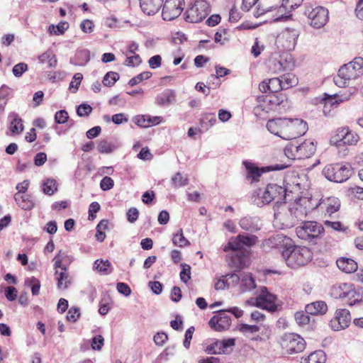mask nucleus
<instances>
[{
    "label": "nucleus",
    "instance_id": "17",
    "mask_svg": "<svg viewBox=\"0 0 363 363\" xmlns=\"http://www.w3.org/2000/svg\"><path fill=\"white\" fill-rule=\"evenodd\" d=\"M292 10L288 6L284 5V2L282 1V4L279 7L270 8L267 10L264 13L269 14L272 18V21H296L293 18L292 14L290 12Z\"/></svg>",
    "mask_w": 363,
    "mask_h": 363
},
{
    "label": "nucleus",
    "instance_id": "19",
    "mask_svg": "<svg viewBox=\"0 0 363 363\" xmlns=\"http://www.w3.org/2000/svg\"><path fill=\"white\" fill-rule=\"evenodd\" d=\"M226 311H220L216 315H213L209 320V325L211 328L222 331L228 329L231 324L230 318L225 313Z\"/></svg>",
    "mask_w": 363,
    "mask_h": 363
},
{
    "label": "nucleus",
    "instance_id": "13",
    "mask_svg": "<svg viewBox=\"0 0 363 363\" xmlns=\"http://www.w3.org/2000/svg\"><path fill=\"white\" fill-rule=\"evenodd\" d=\"M243 165L245 166L247 170V178L251 179L252 182L259 181V178L264 173L269 172L271 171L282 170L288 167L287 165L285 164H277L274 165L258 167L255 164L249 161H244Z\"/></svg>",
    "mask_w": 363,
    "mask_h": 363
},
{
    "label": "nucleus",
    "instance_id": "38",
    "mask_svg": "<svg viewBox=\"0 0 363 363\" xmlns=\"http://www.w3.org/2000/svg\"><path fill=\"white\" fill-rule=\"evenodd\" d=\"M172 242L174 246L179 247H184L190 245V242L184 237L182 228H179L178 231L173 235Z\"/></svg>",
    "mask_w": 363,
    "mask_h": 363
},
{
    "label": "nucleus",
    "instance_id": "29",
    "mask_svg": "<svg viewBox=\"0 0 363 363\" xmlns=\"http://www.w3.org/2000/svg\"><path fill=\"white\" fill-rule=\"evenodd\" d=\"M55 276L57 280V286L60 290L67 289L71 284V278L67 271L58 272L55 271Z\"/></svg>",
    "mask_w": 363,
    "mask_h": 363
},
{
    "label": "nucleus",
    "instance_id": "49",
    "mask_svg": "<svg viewBox=\"0 0 363 363\" xmlns=\"http://www.w3.org/2000/svg\"><path fill=\"white\" fill-rule=\"evenodd\" d=\"M26 285L30 286L33 296H37L39 294L40 289V282L39 279L32 277L31 278L26 280Z\"/></svg>",
    "mask_w": 363,
    "mask_h": 363
},
{
    "label": "nucleus",
    "instance_id": "24",
    "mask_svg": "<svg viewBox=\"0 0 363 363\" xmlns=\"http://www.w3.org/2000/svg\"><path fill=\"white\" fill-rule=\"evenodd\" d=\"M239 225L242 230L253 233L260 230L262 224L258 217L247 216L240 220Z\"/></svg>",
    "mask_w": 363,
    "mask_h": 363
},
{
    "label": "nucleus",
    "instance_id": "64",
    "mask_svg": "<svg viewBox=\"0 0 363 363\" xmlns=\"http://www.w3.org/2000/svg\"><path fill=\"white\" fill-rule=\"evenodd\" d=\"M104 343V339L102 335H98L94 336L91 340V348L94 350H100Z\"/></svg>",
    "mask_w": 363,
    "mask_h": 363
},
{
    "label": "nucleus",
    "instance_id": "42",
    "mask_svg": "<svg viewBox=\"0 0 363 363\" xmlns=\"http://www.w3.org/2000/svg\"><path fill=\"white\" fill-rule=\"evenodd\" d=\"M201 125L206 130L209 129L216 123V118L214 113H208L202 116L201 118Z\"/></svg>",
    "mask_w": 363,
    "mask_h": 363
},
{
    "label": "nucleus",
    "instance_id": "9",
    "mask_svg": "<svg viewBox=\"0 0 363 363\" xmlns=\"http://www.w3.org/2000/svg\"><path fill=\"white\" fill-rule=\"evenodd\" d=\"M299 32L287 28L276 38L275 45L280 51H290L294 49Z\"/></svg>",
    "mask_w": 363,
    "mask_h": 363
},
{
    "label": "nucleus",
    "instance_id": "62",
    "mask_svg": "<svg viewBox=\"0 0 363 363\" xmlns=\"http://www.w3.org/2000/svg\"><path fill=\"white\" fill-rule=\"evenodd\" d=\"M92 111V107L87 104H82L77 108V113L79 117L88 116Z\"/></svg>",
    "mask_w": 363,
    "mask_h": 363
},
{
    "label": "nucleus",
    "instance_id": "40",
    "mask_svg": "<svg viewBox=\"0 0 363 363\" xmlns=\"http://www.w3.org/2000/svg\"><path fill=\"white\" fill-rule=\"evenodd\" d=\"M235 344V340L234 338H228L223 340H216V345L219 346V349L218 351H213V352H218L219 354H225L227 353V350L229 347H232Z\"/></svg>",
    "mask_w": 363,
    "mask_h": 363
},
{
    "label": "nucleus",
    "instance_id": "56",
    "mask_svg": "<svg viewBox=\"0 0 363 363\" xmlns=\"http://www.w3.org/2000/svg\"><path fill=\"white\" fill-rule=\"evenodd\" d=\"M215 42L219 43L221 45L225 44L229 41L230 35L227 29H223L222 30L217 31L215 34Z\"/></svg>",
    "mask_w": 363,
    "mask_h": 363
},
{
    "label": "nucleus",
    "instance_id": "44",
    "mask_svg": "<svg viewBox=\"0 0 363 363\" xmlns=\"http://www.w3.org/2000/svg\"><path fill=\"white\" fill-rule=\"evenodd\" d=\"M75 59L77 61V65L83 66L90 60V52L86 50H80L77 52Z\"/></svg>",
    "mask_w": 363,
    "mask_h": 363
},
{
    "label": "nucleus",
    "instance_id": "46",
    "mask_svg": "<svg viewBox=\"0 0 363 363\" xmlns=\"http://www.w3.org/2000/svg\"><path fill=\"white\" fill-rule=\"evenodd\" d=\"M238 240H240L242 247L244 246L251 247L255 245L258 241V238L256 235H238Z\"/></svg>",
    "mask_w": 363,
    "mask_h": 363
},
{
    "label": "nucleus",
    "instance_id": "21",
    "mask_svg": "<svg viewBox=\"0 0 363 363\" xmlns=\"http://www.w3.org/2000/svg\"><path fill=\"white\" fill-rule=\"evenodd\" d=\"M233 281H240V288L242 292L251 291L256 288L254 278L250 273L242 272L239 275L233 274L231 276Z\"/></svg>",
    "mask_w": 363,
    "mask_h": 363
},
{
    "label": "nucleus",
    "instance_id": "31",
    "mask_svg": "<svg viewBox=\"0 0 363 363\" xmlns=\"http://www.w3.org/2000/svg\"><path fill=\"white\" fill-rule=\"evenodd\" d=\"M349 285L348 283H337L333 285L330 290V296L335 298H345Z\"/></svg>",
    "mask_w": 363,
    "mask_h": 363
},
{
    "label": "nucleus",
    "instance_id": "30",
    "mask_svg": "<svg viewBox=\"0 0 363 363\" xmlns=\"http://www.w3.org/2000/svg\"><path fill=\"white\" fill-rule=\"evenodd\" d=\"M155 100L157 105L167 106L175 101V94L168 89L157 95Z\"/></svg>",
    "mask_w": 363,
    "mask_h": 363
},
{
    "label": "nucleus",
    "instance_id": "22",
    "mask_svg": "<svg viewBox=\"0 0 363 363\" xmlns=\"http://www.w3.org/2000/svg\"><path fill=\"white\" fill-rule=\"evenodd\" d=\"M345 301L349 306H354L363 301V290L350 284L345 295Z\"/></svg>",
    "mask_w": 363,
    "mask_h": 363
},
{
    "label": "nucleus",
    "instance_id": "45",
    "mask_svg": "<svg viewBox=\"0 0 363 363\" xmlns=\"http://www.w3.org/2000/svg\"><path fill=\"white\" fill-rule=\"evenodd\" d=\"M340 207V201L336 197H331L328 199V203L326 206V212L331 215L337 212Z\"/></svg>",
    "mask_w": 363,
    "mask_h": 363
},
{
    "label": "nucleus",
    "instance_id": "8",
    "mask_svg": "<svg viewBox=\"0 0 363 363\" xmlns=\"http://www.w3.org/2000/svg\"><path fill=\"white\" fill-rule=\"evenodd\" d=\"M322 173L328 180L342 183L351 177L352 169L348 164H331L326 165Z\"/></svg>",
    "mask_w": 363,
    "mask_h": 363
},
{
    "label": "nucleus",
    "instance_id": "18",
    "mask_svg": "<svg viewBox=\"0 0 363 363\" xmlns=\"http://www.w3.org/2000/svg\"><path fill=\"white\" fill-rule=\"evenodd\" d=\"M359 136L349 130L348 128H342L337 130L335 136V142L337 145H354L357 143Z\"/></svg>",
    "mask_w": 363,
    "mask_h": 363
},
{
    "label": "nucleus",
    "instance_id": "15",
    "mask_svg": "<svg viewBox=\"0 0 363 363\" xmlns=\"http://www.w3.org/2000/svg\"><path fill=\"white\" fill-rule=\"evenodd\" d=\"M184 5V0H166L162 6V16L164 21H170L180 16Z\"/></svg>",
    "mask_w": 363,
    "mask_h": 363
},
{
    "label": "nucleus",
    "instance_id": "4",
    "mask_svg": "<svg viewBox=\"0 0 363 363\" xmlns=\"http://www.w3.org/2000/svg\"><path fill=\"white\" fill-rule=\"evenodd\" d=\"M363 75V58L355 57L352 61L342 65L334 77L335 84L339 87H345L350 81L355 80Z\"/></svg>",
    "mask_w": 363,
    "mask_h": 363
},
{
    "label": "nucleus",
    "instance_id": "6",
    "mask_svg": "<svg viewBox=\"0 0 363 363\" xmlns=\"http://www.w3.org/2000/svg\"><path fill=\"white\" fill-rule=\"evenodd\" d=\"M211 5L206 0H195L194 4L184 13L186 23H201L209 15Z\"/></svg>",
    "mask_w": 363,
    "mask_h": 363
},
{
    "label": "nucleus",
    "instance_id": "14",
    "mask_svg": "<svg viewBox=\"0 0 363 363\" xmlns=\"http://www.w3.org/2000/svg\"><path fill=\"white\" fill-rule=\"evenodd\" d=\"M268 66L272 73L279 74L281 72L291 71L295 67V63L290 54L283 53L278 58L270 60Z\"/></svg>",
    "mask_w": 363,
    "mask_h": 363
},
{
    "label": "nucleus",
    "instance_id": "41",
    "mask_svg": "<svg viewBox=\"0 0 363 363\" xmlns=\"http://www.w3.org/2000/svg\"><path fill=\"white\" fill-rule=\"evenodd\" d=\"M11 92V89L5 84L0 87V114L4 111L5 106Z\"/></svg>",
    "mask_w": 363,
    "mask_h": 363
},
{
    "label": "nucleus",
    "instance_id": "51",
    "mask_svg": "<svg viewBox=\"0 0 363 363\" xmlns=\"http://www.w3.org/2000/svg\"><path fill=\"white\" fill-rule=\"evenodd\" d=\"M83 79L82 74L78 72L74 74L72 80L69 83V89L72 93H76L79 89V86Z\"/></svg>",
    "mask_w": 363,
    "mask_h": 363
},
{
    "label": "nucleus",
    "instance_id": "27",
    "mask_svg": "<svg viewBox=\"0 0 363 363\" xmlns=\"http://www.w3.org/2000/svg\"><path fill=\"white\" fill-rule=\"evenodd\" d=\"M337 267L342 272L350 274L357 269V262L350 258L340 257L336 261Z\"/></svg>",
    "mask_w": 363,
    "mask_h": 363
},
{
    "label": "nucleus",
    "instance_id": "3",
    "mask_svg": "<svg viewBox=\"0 0 363 363\" xmlns=\"http://www.w3.org/2000/svg\"><path fill=\"white\" fill-rule=\"evenodd\" d=\"M300 189L298 183H296L291 189L272 183L267 184L264 189L255 190L252 195L251 201L253 204L258 207H262L274 200H277L275 205H278L286 199L288 191L293 192L294 191H298Z\"/></svg>",
    "mask_w": 363,
    "mask_h": 363
},
{
    "label": "nucleus",
    "instance_id": "48",
    "mask_svg": "<svg viewBox=\"0 0 363 363\" xmlns=\"http://www.w3.org/2000/svg\"><path fill=\"white\" fill-rule=\"evenodd\" d=\"M119 74L115 72H108L104 79L103 84L106 86H112L119 79Z\"/></svg>",
    "mask_w": 363,
    "mask_h": 363
},
{
    "label": "nucleus",
    "instance_id": "5",
    "mask_svg": "<svg viewBox=\"0 0 363 363\" xmlns=\"http://www.w3.org/2000/svg\"><path fill=\"white\" fill-rule=\"evenodd\" d=\"M277 296L269 292L266 286L259 289V293L256 297L246 300L245 305L257 307L269 312L274 313L278 310Z\"/></svg>",
    "mask_w": 363,
    "mask_h": 363
},
{
    "label": "nucleus",
    "instance_id": "39",
    "mask_svg": "<svg viewBox=\"0 0 363 363\" xmlns=\"http://www.w3.org/2000/svg\"><path fill=\"white\" fill-rule=\"evenodd\" d=\"M326 356L323 351L317 350L311 353L306 359L305 363H325Z\"/></svg>",
    "mask_w": 363,
    "mask_h": 363
},
{
    "label": "nucleus",
    "instance_id": "32",
    "mask_svg": "<svg viewBox=\"0 0 363 363\" xmlns=\"http://www.w3.org/2000/svg\"><path fill=\"white\" fill-rule=\"evenodd\" d=\"M9 118L11 119L10 125V130L13 135L19 134L23 130V125L22 119L18 116L16 113H11L9 114Z\"/></svg>",
    "mask_w": 363,
    "mask_h": 363
},
{
    "label": "nucleus",
    "instance_id": "35",
    "mask_svg": "<svg viewBox=\"0 0 363 363\" xmlns=\"http://www.w3.org/2000/svg\"><path fill=\"white\" fill-rule=\"evenodd\" d=\"M93 268L103 274H108L112 272L111 264L108 260L96 259Z\"/></svg>",
    "mask_w": 363,
    "mask_h": 363
},
{
    "label": "nucleus",
    "instance_id": "47",
    "mask_svg": "<svg viewBox=\"0 0 363 363\" xmlns=\"http://www.w3.org/2000/svg\"><path fill=\"white\" fill-rule=\"evenodd\" d=\"M172 184L174 188H179L188 184L189 179L184 177L180 172H177L171 179Z\"/></svg>",
    "mask_w": 363,
    "mask_h": 363
},
{
    "label": "nucleus",
    "instance_id": "55",
    "mask_svg": "<svg viewBox=\"0 0 363 363\" xmlns=\"http://www.w3.org/2000/svg\"><path fill=\"white\" fill-rule=\"evenodd\" d=\"M238 330L245 335L255 334L259 330V327L256 325L242 323L239 325Z\"/></svg>",
    "mask_w": 363,
    "mask_h": 363
},
{
    "label": "nucleus",
    "instance_id": "2",
    "mask_svg": "<svg viewBox=\"0 0 363 363\" xmlns=\"http://www.w3.org/2000/svg\"><path fill=\"white\" fill-rule=\"evenodd\" d=\"M267 128L271 133L289 140L303 135L308 128L302 119L279 118L269 120Z\"/></svg>",
    "mask_w": 363,
    "mask_h": 363
},
{
    "label": "nucleus",
    "instance_id": "53",
    "mask_svg": "<svg viewBox=\"0 0 363 363\" xmlns=\"http://www.w3.org/2000/svg\"><path fill=\"white\" fill-rule=\"evenodd\" d=\"M298 202L305 208V210H306L308 213L315 209L319 206L318 201H315L314 205H311V198L308 197H302L298 201Z\"/></svg>",
    "mask_w": 363,
    "mask_h": 363
},
{
    "label": "nucleus",
    "instance_id": "34",
    "mask_svg": "<svg viewBox=\"0 0 363 363\" xmlns=\"http://www.w3.org/2000/svg\"><path fill=\"white\" fill-rule=\"evenodd\" d=\"M289 206L295 223L296 221L298 220H302L308 215L306 210H305V208L301 205H300L298 201H296Z\"/></svg>",
    "mask_w": 363,
    "mask_h": 363
},
{
    "label": "nucleus",
    "instance_id": "58",
    "mask_svg": "<svg viewBox=\"0 0 363 363\" xmlns=\"http://www.w3.org/2000/svg\"><path fill=\"white\" fill-rule=\"evenodd\" d=\"M268 84L270 85L269 91L272 93L278 92L283 89L280 77H274L268 80Z\"/></svg>",
    "mask_w": 363,
    "mask_h": 363
},
{
    "label": "nucleus",
    "instance_id": "63",
    "mask_svg": "<svg viewBox=\"0 0 363 363\" xmlns=\"http://www.w3.org/2000/svg\"><path fill=\"white\" fill-rule=\"evenodd\" d=\"M140 63L141 58L138 54H134L132 56L128 57L124 62V65L128 67H135L139 65Z\"/></svg>",
    "mask_w": 363,
    "mask_h": 363
},
{
    "label": "nucleus",
    "instance_id": "57",
    "mask_svg": "<svg viewBox=\"0 0 363 363\" xmlns=\"http://www.w3.org/2000/svg\"><path fill=\"white\" fill-rule=\"evenodd\" d=\"M28 69V65L24 62H19L16 64L12 69L13 74L16 77H21Z\"/></svg>",
    "mask_w": 363,
    "mask_h": 363
},
{
    "label": "nucleus",
    "instance_id": "60",
    "mask_svg": "<svg viewBox=\"0 0 363 363\" xmlns=\"http://www.w3.org/2000/svg\"><path fill=\"white\" fill-rule=\"evenodd\" d=\"M181 267L182 268L180 272V279L181 281L184 283H187L188 281L191 279V267L187 264H182Z\"/></svg>",
    "mask_w": 363,
    "mask_h": 363
},
{
    "label": "nucleus",
    "instance_id": "54",
    "mask_svg": "<svg viewBox=\"0 0 363 363\" xmlns=\"http://www.w3.org/2000/svg\"><path fill=\"white\" fill-rule=\"evenodd\" d=\"M309 313L306 311H298L295 313L294 318L296 322L301 326L307 325L310 322Z\"/></svg>",
    "mask_w": 363,
    "mask_h": 363
},
{
    "label": "nucleus",
    "instance_id": "7",
    "mask_svg": "<svg viewBox=\"0 0 363 363\" xmlns=\"http://www.w3.org/2000/svg\"><path fill=\"white\" fill-rule=\"evenodd\" d=\"M316 150V145L311 140H306L300 145L291 144L284 149L285 155L291 160H301L311 157Z\"/></svg>",
    "mask_w": 363,
    "mask_h": 363
},
{
    "label": "nucleus",
    "instance_id": "37",
    "mask_svg": "<svg viewBox=\"0 0 363 363\" xmlns=\"http://www.w3.org/2000/svg\"><path fill=\"white\" fill-rule=\"evenodd\" d=\"M39 62L40 63H48L51 68L55 67L57 64L56 56L52 51H46L39 56Z\"/></svg>",
    "mask_w": 363,
    "mask_h": 363
},
{
    "label": "nucleus",
    "instance_id": "43",
    "mask_svg": "<svg viewBox=\"0 0 363 363\" xmlns=\"http://www.w3.org/2000/svg\"><path fill=\"white\" fill-rule=\"evenodd\" d=\"M242 248L243 247H242L240 240H238V236H236L235 238H232L229 240L227 245L223 247V251H231L230 252H237V251H243Z\"/></svg>",
    "mask_w": 363,
    "mask_h": 363
},
{
    "label": "nucleus",
    "instance_id": "50",
    "mask_svg": "<svg viewBox=\"0 0 363 363\" xmlns=\"http://www.w3.org/2000/svg\"><path fill=\"white\" fill-rule=\"evenodd\" d=\"M151 77L152 73L150 72H143L130 79L128 82V84L130 86H134L139 84L140 82L150 79Z\"/></svg>",
    "mask_w": 363,
    "mask_h": 363
},
{
    "label": "nucleus",
    "instance_id": "20",
    "mask_svg": "<svg viewBox=\"0 0 363 363\" xmlns=\"http://www.w3.org/2000/svg\"><path fill=\"white\" fill-rule=\"evenodd\" d=\"M304 13L314 23H327L329 20V11L323 6L307 8Z\"/></svg>",
    "mask_w": 363,
    "mask_h": 363
},
{
    "label": "nucleus",
    "instance_id": "11",
    "mask_svg": "<svg viewBox=\"0 0 363 363\" xmlns=\"http://www.w3.org/2000/svg\"><path fill=\"white\" fill-rule=\"evenodd\" d=\"M274 222L281 224V228H291L295 225L291 208L285 202H281L274 206Z\"/></svg>",
    "mask_w": 363,
    "mask_h": 363
},
{
    "label": "nucleus",
    "instance_id": "52",
    "mask_svg": "<svg viewBox=\"0 0 363 363\" xmlns=\"http://www.w3.org/2000/svg\"><path fill=\"white\" fill-rule=\"evenodd\" d=\"M68 28L69 24H50L48 30L51 35H61L64 33Z\"/></svg>",
    "mask_w": 363,
    "mask_h": 363
},
{
    "label": "nucleus",
    "instance_id": "28",
    "mask_svg": "<svg viewBox=\"0 0 363 363\" xmlns=\"http://www.w3.org/2000/svg\"><path fill=\"white\" fill-rule=\"evenodd\" d=\"M327 311L328 306L323 301H315L306 306V313L313 315H323Z\"/></svg>",
    "mask_w": 363,
    "mask_h": 363
},
{
    "label": "nucleus",
    "instance_id": "59",
    "mask_svg": "<svg viewBox=\"0 0 363 363\" xmlns=\"http://www.w3.org/2000/svg\"><path fill=\"white\" fill-rule=\"evenodd\" d=\"M80 317V310L78 307H71L67 314V320L69 322L74 323Z\"/></svg>",
    "mask_w": 363,
    "mask_h": 363
},
{
    "label": "nucleus",
    "instance_id": "33",
    "mask_svg": "<svg viewBox=\"0 0 363 363\" xmlns=\"http://www.w3.org/2000/svg\"><path fill=\"white\" fill-rule=\"evenodd\" d=\"M279 77L283 89H288L296 86L298 83V79L296 76L290 72L282 74Z\"/></svg>",
    "mask_w": 363,
    "mask_h": 363
},
{
    "label": "nucleus",
    "instance_id": "16",
    "mask_svg": "<svg viewBox=\"0 0 363 363\" xmlns=\"http://www.w3.org/2000/svg\"><path fill=\"white\" fill-rule=\"evenodd\" d=\"M350 311L346 308H339L335 311V317L330 320V325L335 331L347 328L351 322Z\"/></svg>",
    "mask_w": 363,
    "mask_h": 363
},
{
    "label": "nucleus",
    "instance_id": "26",
    "mask_svg": "<svg viewBox=\"0 0 363 363\" xmlns=\"http://www.w3.org/2000/svg\"><path fill=\"white\" fill-rule=\"evenodd\" d=\"M14 199L17 205L25 211H30L35 206L34 201L29 194H20L19 193H16L14 194Z\"/></svg>",
    "mask_w": 363,
    "mask_h": 363
},
{
    "label": "nucleus",
    "instance_id": "12",
    "mask_svg": "<svg viewBox=\"0 0 363 363\" xmlns=\"http://www.w3.org/2000/svg\"><path fill=\"white\" fill-rule=\"evenodd\" d=\"M324 230L323 227L315 221H305L296 228L297 236L306 241L318 238Z\"/></svg>",
    "mask_w": 363,
    "mask_h": 363
},
{
    "label": "nucleus",
    "instance_id": "61",
    "mask_svg": "<svg viewBox=\"0 0 363 363\" xmlns=\"http://www.w3.org/2000/svg\"><path fill=\"white\" fill-rule=\"evenodd\" d=\"M149 116L139 115L133 118L135 123L143 128L150 127Z\"/></svg>",
    "mask_w": 363,
    "mask_h": 363
},
{
    "label": "nucleus",
    "instance_id": "1",
    "mask_svg": "<svg viewBox=\"0 0 363 363\" xmlns=\"http://www.w3.org/2000/svg\"><path fill=\"white\" fill-rule=\"evenodd\" d=\"M269 242L274 247H283L282 257L291 268L304 266L312 259L313 253L309 248L292 245L291 240L286 236L277 235L269 238Z\"/></svg>",
    "mask_w": 363,
    "mask_h": 363
},
{
    "label": "nucleus",
    "instance_id": "36",
    "mask_svg": "<svg viewBox=\"0 0 363 363\" xmlns=\"http://www.w3.org/2000/svg\"><path fill=\"white\" fill-rule=\"evenodd\" d=\"M41 187L43 192L48 196L53 195L57 190L56 181L53 179H45L41 184Z\"/></svg>",
    "mask_w": 363,
    "mask_h": 363
},
{
    "label": "nucleus",
    "instance_id": "25",
    "mask_svg": "<svg viewBox=\"0 0 363 363\" xmlns=\"http://www.w3.org/2000/svg\"><path fill=\"white\" fill-rule=\"evenodd\" d=\"M230 265L235 268H244L247 264V257L244 251L230 252L228 255Z\"/></svg>",
    "mask_w": 363,
    "mask_h": 363
},
{
    "label": "nucleus",
    "instance_id": "23",
    "mask_svg": "<svg viewBox=\"0 0 363 363\" xmlns=\"http://www.w3.org/2000/svg\"><path fill=\"white\" fill-rule=\"evenodd\" d=\"M142 11L147 16H153L161 9L164 0H139Z\"/></svg>",
    "mask_w": 363,
    "mask_h": 363
},
{
    "label": "nucleus",
    "instance_id": "10",
    "mask_svg": "<svg viewBox=\"0 0 363 363\" xmlns=\"http://www.w3.org/2000/svg\"><path fill=\"white\" fill-rule=\"evenodd\" d=\"M281 346L289 354L302 352L306 347L304 339L296 333H284L281 337Z\"/></svg>",
    "mask_w": 363,
    "mask_h": 363
}]
</instances>
